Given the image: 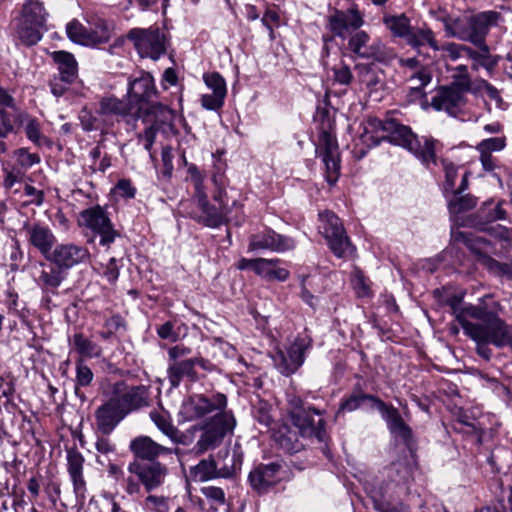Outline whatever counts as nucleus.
<instances>
[{
	"label": "nucleus",
	"mask_w": 512,
	"mask_h": 512,
	"mask_svg": "<svg viewBox=\"0 0 512 512\" xmlns=\"http://www.w3.org/2000/svg\"><path fill=\"white\" fill-rule=\"evenodd\" d=\"M484 267L495 275L506 276L508 279L512 280V262L502 263L490 256H485Z\"/></svg>",
	"instance_id": "13d9d810"
},
{
	"label": "nucleus",
	"mask_w": 512,
	"mask_h": 512,
	"mask_svg": "<svg viewBox=\"0 0 512 512\" xmlns=\"http://www.w3.org/2000/svg\"><path fill=\"white\" fill-rule=\"evenodd\" d=\"M454 239L462 242L468 249L479 257L480 263L484 266V257L489 256L491 251V243L482 237L467 234L462 231L454 233Z\"/></svg>",
	"instance_id": "f704fd0d"
},
{
	"label": "nucleus",
	"mask_w": 512,
	"mask_h": 512,
	"mask_svg": "<svg viewBox=\"0 0 512 512\" xmlns=\"http://www.w3.org/2000/svg\"><path fill=\"white\" fill-rule=\"evenodd\" d=\"M150 418L157 428L167 437L175 433V426L172 424L169 413L163 409H155L150 412Z\"/></svg>",
	"instance_id": "8fccbe9b"
},
{
	"label": "nucleus",
	"mask_w": 512,
	"mask_h": 512,
	"mask_svg": "<svg viewBox=\"0 0 512 512\" xmlns=\"http://www.w3.org/2000/svg\"><path fill=\"white\" fill-rule=\"evenodd\" d=\"M362 58L384 61L387 58V48L382 41H374L372 44L368 45L364 54H362Z\"/></svg>",
	"instance_id": "0e129e2a"
},
{
	"label": "nucleus",
	"mask_w": 512,
	"mask_h": 512,
	"mask_svg": "<svg viewBox=\"0 0 512 512\" xmlns=\"http://www.w3.org/2000/svg\"><path fill=\"white\" fill-rule=\"evenodd\" d=\"M383 24L394 38L404 40L412 28L411 20L405 13L386 14L383 16Z\"/></svg>",
	"instance_id": "e433bc0d"
},
{
	"label": "nucleus",
	"mask_w": 512,
	"mask_h": 512,
	"mask_svg": "<svg viewBox=\"0 0 512 512\" xmlns=\"http://www.w3.org/2000/svg\"><path fill=\"white\" fill-rule=\"evenodd\" d=\"M52 58L58 66V75L66 82H74L77 77V62L74 56L66 51H55Z\"/></svg>",
	"instance_id": "ea45409f"
},
{
	"label": "nucleus",
	"mask_w": 512,
	"mask_h": 512,
	"mask_svg": "<svg viewBox=\"0 0 512 512\" xmlns=\"http://www.w3.org/2000/svg\"><path fill=\"white\" fill-rule=\"evenodd\" d=\"M450 306L464 333L475 342L502 345L507 336L503 320L481 305L464 304L460 298L450 300Z\"/></svg>",
	"instance_id": "f257e3e1"
},
{
	"label": "nucleus",
	"mask_w": 512,
	"mask_h": 512,
	"mask_svg": "<svg viewBox=\"0 0 512 512\" xmlns=\"http://www.w3.org/2000/svg\"><path fill=\"white\" fill-rule=\"evenodd\" d=\"M92 370L84 363L82 359L76 361V380L75 393L79 395L80 387H87L93 380Z\"/></svg>",
	"instance_id": "5fc2aeb1"
},
{
	"label": "nucleus",
	"mask_w": 512,
	"mask_h": 512,
	"mask_svg": "<svg viewBox=\"0 0 512 512\" xmlns=\"http://www.w3.org/2000/svg\"><path fill=\"white\" fill-rule=\"evenodd\" d=\"M499 13L485 11L469 17L470 29L468 42L472 44L486 43V36L491 26L496 25Z\"/></svg>",
	"instance_id": "5701e85b"
},
{
	"label": "nucleus",
	"mask_w": 512,
	"mask_h": 512,
	"mask_svg": "<svg viewBox=\"0 0 512 512\" xmlns=\"http://www.w3.org/2000/svg\"><path fill=\"white\" fill-rule=\"evenodd\" d=\"M125 417L124 413L108 397V400L95 412L97 429L102 434L109 435Z\"/></svg>",
	"instance_id": "b1692460"
},
{
	"label": "nucleus",
	"mask_w": 512,
	"mask_h": 512,
	"mask_svg": "<svg viewBox=\"0 0 512 512\" xmlns=\"http://www.w3.org/2000/svg\"><path fill=\"white\" fill-rule=\"evenodd\" d=\"M432 75L428 68L420 67L407 76L409 102H415L425 98L424 88L431 82Z\"/></svg>",
	"instance_id": "cd10ccee"
},
{
	"label": "nucleus",
	"mask_w": 512,
	"mask_h": 512,
	"mask_svg": "<svg viewBox=\"0 0 512 512\" xmlns=\"http://www.w3.org/2000/svg\"><path fill=\"white\" fill-rule=\"evenodd\" d=\"M387 125L388 132L384 135L385 140L407 149L427 166L436 164L438 142L435 139L428 137L419 139L408 126L402 125L394 119H390Z\"/></svg>",
	"instance_id": "7ed1b4c3"
},
{
	"label": "nucleus",
	"mask_w": 512,
	"mask_h": 512,
	"mask_svg": "<svg viewBox=\"0 0 512 512\" xmlns=\"http://www.w3.org/2000/svg\"><path fill=\"white\" fill-rule=\"evenodd\" d=\"M73 345L76 351L83 357L95 358L99 357L102 353V349L98 344L89 340L80 333L74 335Z\"/></svg>",
	"instance_id": "09e8293b"
},
{
	"label": "nucleus",
	"mask_w": 512,
	"mask_h": 512,
	"mask_svg": "<svg viewBox=\"0 0 512 512\" xmlns=\"http://www.w3.org/2000/svg\"><path fill=\"white\" fill-rule=\"evenodd\" d=\"M474 45L478 47L479 50L476 51L469 47V52H467L466 55L473 61L472 69L478 70L479 67H483L488 71L493 70L499 61V57L490 53V49L486 43Z\"/></svg>",
	"instance_id": "a19ab883"
},
{
	"label": "nucleus",
	"mask_w": 512,
	"mask_h": 512,
	"mask_svg": "<svg viewBox=\"0 0 512 512\" xmlns=\"http://www.w3.org/2000/svg\"><path fill=\"white\" fill-rule=\"evenodd\" d=\"M387 475L395 483V487L401 488L408 479V469L400 463H395L388 468Z\"/></svg>",
	"instance_id": "e2e57ef3"
},
{
	"label": "nucleus",
	"mask_w": 512,
	"mask_h": 512,
	"mask_svg": "<svg viewBox=\"0 0 512 512\" xmlns=\"http://www.w3.org/2000/svg\"><path fill=\"white\" fill-rule=\"evenodd\" d=\"M503 201H486L479 210V216L485 223H491L506 218V211L503 209Z\"/></svg>",
	"instance_id": "49530a36"
},
{
	"label": "nucleus",
	"mask_w": 512,
	"mask_h": 512,
	"mask_svg": "<svg viewBox=\"0 0 512 512\" xmlns=\"http://www.w3.org/2000/svg\"><path fill=\"white\" fill-rule=\"evenodd\" d=\"M322 122L319 128V143L316 153L322 158L325 166V177L330 185H334L340 175L339 149L331 120L322 115Z\"/></svg>",
	"instance_id": "20e7f679"
},
{
	"label": "nucleus",
	"mask_w": 512,
	"mask_h": 512,
	"mask_svg": "<svg viewBox=\"0 0 512 512\" xmlns=\"http://www.w3.org/2000/svg\"><path fill=\"white\" fill-rule=\"evenodd\" d=\"M295 247V241L287 236L280 235L273 230L267 229L253 234L250 237L248 250L260 251L270 250L274 252H285Z\"/></svg>",
	"instance_id": "f3484780"
},
{
	"label": "nucleus",
	"mask_w": 512,
	"mask_h": 512,
	"mask_svg": "<svg viewBox=\"0 0 512 512\" xmlns=\"http://www.w3.org/2000/svg\"><path fill=\"white\" fill-rule=\"evenodd\" d=\"M156 94L154 79L149 73L142 72L139 77L131 79L128 83V102L134 105L137 113L142 110L144 104L152 102Z\"/></svg>",
	"instance_id": "dca6fc26"
},
{
	"label": "nucleus",
	"mask_w": 512,
	"mask_h": 512,
	"mask_svg": "<svg viewBox=\"0 0 512 512\" xmlns=\"http://www.w3.org/2000/svg\"><path fill=\"white\" fill-rule=\"evenodd\" d=\"M384 402L376 396L363 393L362 391L354 392L340 403L336 416L342 412H353L359 408L367 406L370 409L377 408L380 410L381 404Z\"/></svg>",
	"instance_id": "c85d7f7f"
},
{
	"label": "nucleus",
	"mask_w": 512,
	"mask_h": 512,
	"mask_svg": "<svg viewBox=\"0 0 512 512\" xmlns=\"http://www.w3.org/2000/svg\"><path fill=\"white\" fill-rule=\"evenodd\" d=\"M227 399L224 394L218 393L211 398L196 394L186 398L180 407L179 417L184 422L200 419L216 410L224 409Z\"/></svg>",
	"instance_id": "9d476101"
},
{
	"label": "nucleus",
	"mask_w": 512,
	"mask_h": 512,
	"mask_svg": "<svg viewBox=\"0 0 512 512\" xmlns=\"http://www.w3.org/2000/svg\"><path fill=\"white\" fill-rule=\"evenodd\" d=\"M127 470L139 480L147 492L162 486L168 474L167 467L159 461L134 460L129 463Z\"/></svg>",
	"instance_id": "9b49d317"
},
{
	"label": "nucleus",
	"mask_w": 512,
	"mask_h": 512,
	"mask_svg": "<svg viewBox=\"0 0 512 512\" xmlns=\"http://www.w3.org/2000/svg\"><path fill=\"white\" fill-rule=\"evenodd\" d=\"M311 340L298 337L288 347L287 351L278 350L274 356V363L283 375L294 373L304 362V352L310 347Z\"/></svg>",
	"instance_id": "4468645a"
},
{
	"label": "nucleus",
	"mask_w": 512,
	"mask_h": 512,
	"mask_svg": "<svg viewBox=\"0 0 512 512\" xmlns=\"http://www.w3.org/2000/svg\"><path fill=\"white\" fill-rule=\"evenodd\" d=\"M3 184L5 188H12L17 183H22L26 179V172L23 168H20L16 162L3 161Z\"/></svg>",
	"instance_id": "a18cd8bd"
},
{
	"label": "nucleus",
	"mask_w": 512,
	"mask_h": 512,
	"mask_svg": "<svg viewBox=\"0 0 512 512\" xmlns=\"http://www.w3.org/2000/svg\"><path fill=\"white\" fill-rule=\"evenodd\" d=\"M195 361L187 359L179 362H174L168 368V378L173 387H178L180 382L187 378L190 381L197 379L196 372L194 370Z\"/></svg>",
	"instance_id": "4c0bfd02"
},
{
	"label": "nucleus",
	"mask_w": 512,
	"mask_h": 512,
	"mask_svg": "<svg viewBox=\"0 0 512 512\" xmlns=\"http://www.w3.org/2000/svg\"><path fill=\"white\" fill-rule=\"evenodd\" d=\"M360 81L370 91H378L384 86L383 71L368 65L361 67Z\"/></svg>",
	"instance_id": "37998d69"
},
{
	"label": "nucleus",
	"mask_w": 512,
	"mask_h": 512,
	"mask_svg": "<svg viewBox=\"0 0 512 512\" xmlns=\"http://www.w3.org/2000/svg\"><path fill=\"white\" fill-rule=\"evenodd\" d=\"M68 472L73 483V489L77 498L84 499L86 482L83 477L84 458L77 451H69L67 454Z\"/></svg>",
	"instance_id": "a878e982"
},
{
	"label": "nucleus",
	"mask_w": 512,
	"mask_h": 512,
	"mask_svg": "<svg viewBox=\"0 0 512 512\" xmlns=\"http://www.w3.org/2000/svg\"><path fill=\"white\" fill-rule=\"evenodd\" d=\"M198 201V206L202 211V215L200 216V220L209 227L215 228L223 224L224 222L229 220L230 208L227 203H225L224 198L226 197V192L222 189H219L215 195L214 200L219 203L220 207L216 208L215 206L210 205L208 201V197L205 192H201L200 194L195 196Z\"/></svg>",
	"instance_id": "f8f14e48"
},
{
	"label": "nucleus",
	"mask_w": 512,
	"mask_h": 512,
	"mask_svg": "<svg viewBox=\"0 0 512 512\" xmlns=\"http://www.w3.org/2000/svg\"><path fill=\"white\" fill-rule=\"evenodd\" d=\"M127 38L142 58L158 60L166 51L165 36L159 27L133 28Z\"/></svg>",
	"instance_id": "6e6552de"
},
{
	"label": "nucleus",
	"mask_w": 512,
	"mask_h": 512,
	"mask_svg": "<svg viewBox=\"0 0 512 512\" xmlns=\"http://www.w3.org/2000/svg\"><path fill=\"white\" fill-rule=\"evenodd\" d=\"M118 259L115 257H111L108 262L103 267L102 275L107 279L111 284L116 283L120 274V267Z\"/></svg>",
	"instance_id": "774afa93"
},
{
	"label": "nucleus",
	"mask_w": 512,
	"mask_h": 512,
	"mask_svg": "<svg viewBox=\"0 0 512 512\" xmlns=\"http://www.w3.org/2000/svg\"><path fill=\"white\" fill-rule=\"evenodd\" d=\"M21 123L20 127L24 129L26 137L34 144L40 145L41 141L45 139L41 131V123L40 121L30 115L29 113H25V115H21Z\"/></svg>",
	"instance_id": "c03bdc74"
},
{
	"label": "nucleus",
	"mask_w": 512,
	"mask_h": 512,
	"mask_svg": "<svg viewBox=\"0 0 512 512\" xmlns=\"http://www.w3.org/2000/svg\"><path fill=\"white\" fill-rule=\"evenodd\" d=\"M444 29L448 37H454L462 41L469 38V17L445 18L443 19Z\"/></svg>",
	"instance_id": "79ce46f5"
},
{
	"label": "nucleus",
	"mask_w": 512,
	"mask_h": 512,
	"mask_svg": "<svg viewBox=\"0 0 512 512\" xmlns=\"http://www.w3.org/2000/svg\"><path fill=\"white\" fill-rule=\"evenodd\" d=\"M40 267L37 283L43 290L54 292L67 277V272L57 264L40 263Z\"/></svg>",
	"instance_id": "c756f323"
},
{
	"label": "nucleus",
	"mask_w": 512,
	"mask_h": 512,
	"mask_svg": "<svg viewBox=\"0 0 512 512\" xmlns=\"http://www.w3.org/2000/svg\"><path fill=\"white\" fill-rule=\"evenodd\" d=\"M279 470L280 466L276 463L258 466L249 474L251 486L258 491H262L276 484L280 480Z\"/></svg>",
	"instance_id": "bb28decb"
},
{
	"label": "nucleus",
	"mask_w": 512,
	"mask_h": 512,
	"mask_svg": "<svg viewBox=\"0 0 512 512\" xmlns=\"http://www.w3.org/2000/svg\"><path fill=\"white\" fill-rule=\"evenodd\" d=\"M130 451L134 454L135 460H148L149 462L156 461L160 456L175 453L180 454V449L168 448L160 445L149 436H138L131 440L129 444Z\"/></svg>",
	"instance_id": "a211bd4d"
},
{
	"label": "nucleus",
	"mask_w": 512,
	"mask_h": 512,
	"mask_svg": "<svg viewBox=\"0 0 512 512\" xmlns=\"http://www.w3.org/2000/svg\"><path fill=\"white\" fill-rule=\"evenodd\" d=\"M67 37L74 43L84 46H94L101 44L105 37L91 34L90 29L86 28L78 20H72L66 26Z\"/></svg>",
	"instance_id": "2f4dec72"
},
{
	"label": "nucleus",
	"mask_w": 512,
	"mask_h": 512,
	"mask_svg": "<svg viewBox=\"0 0 512 512\" xmlns=\"http://www.w3.org/2000/svg\"><path fill=\"white\" fill-rule=\"evenodd\" d=\"M319 232L328 241L329 247L338 258H346L353 254L354 247L345 234L343 225L337 215L330 211L319 213Z\"/></svg>",
	"instance_id": "0eeeda50"
},
{
	"label": "nucleus",
	"mask_w": 512,
	"mask_h": 512,
	"mask_svg": "<svg viewBox=\"0 0 512 512\" xmlns=\"http://www.w3.org/2000/svg\"><path fill=\"white\" fill-rule=\"evenodd\" d=\"M390 119L381 120L370 117L364 123V132L361 136L362 141L367 146H377L381 141L385 140V134L388 132V121Z\"/></svg>",
	"instance_id": "7c9ffc66"
},
{
	"label": "nucleus",
	"mask_w": 512,
	"mask_h": 512,
	"mask_svg": "<svg viewBox=\"0 0 512 512\" xmlns=\"http://www.w3.org/2000/svg\"><path fill=\"white\" fill-rule=\"evenodd\" d=\"M137 115L138 113L135 111L134 105L129 103L128 100L107 96L99 101L96 115L86 120L87 113L84 112L81 116V122L83 128L87 131L107 130L114 127L121 120L129 122L130 119H134Z\"/></svg>",
	"instance_id": "f03ea898"
},
{
	"label": "nucleus",
	"mask_w": 512,
	"mask_h": 512,
	"mask_svg": "<svg viewBox=\"0 0 512 512\" xmlns=\"http://www.w3.org/2000/svg\"><path fill=\"white\" fill-rule=\"evenodd\" d=\"M43 29L32 23L26 22L20 18H15L13 22V32L16 43L26 47L36 45L43 37Z\"/></svg>",
	"instance_id": "393cba45"
},
{
	"label": "nucleus",
	"mask_w": 512,
	"mask_h": 512,
	"mask_svg": "<svg viewBox=\"0 0 512 512\" xmlns=\"http://www.w3.org/2000/svg\"><path fill=\"white\" fill-rule=\"evenodd\" d=\"M364 24L363 15L357 9L336 11L329 17V29L335 36L346 39Z\"/></svg>",
	"instance_id": "6ab92c4d"
},
{
	"label": "nucleus",
	"mask_w": 512,
	"mask_h": 512,
	"mask_svg": "<svg viewBox=\"0 0 512 512\" xmlns=\"http://www.w3.org/2000/svg\"><path fill=\"white\" fill-rule=\"evenodd\" d=\"M190 476L193 481L203 482L217 476L216 464L212 459L201 460L196 466L190 469Z\"/></svg>",
	"instance_id": "de8ad7c7"
},
{
	"label": "nucleus",
	"mask_w": 512,
	"mask_h": 512,
	"mask_svg": "<svg viewBox=\"0 0 512 512\" xmlns=\"http://www.w3.org/2000/svg\"><path fill=\"white\" fill-rule=\"evenodd\" d=\"M453 199L449 201V210L451 213H461L472 209L476 205V200L473 196L453 194Z\"/></svg>",
	"instance_id": "4d7b16f0"
},
{
	"label": "nucleus",
	"mask_w": 512,
	"mask_h": 512,
	"mask_svg": "<svg viewBox=\"0 0 512 512\" xmlns=\"http://www.w3.org/2000/svg\"><path fill=\"white\" fill-rule=\"evenodd\" d=\"M110 399L125 416L149 405L148 388L144 385L130 386L124 381L112 385Z\"/></svg>",
	"instance_id": "1a4fd4ad"
},
{
	"label": "nucleus",
	"mask_w": 512,
	"mask_h": 512,
	"mask_svg": "<svg viewBox=\"0 0 512 512\" xmlns=\"http://www.w3.org/2000/svg\"><path fill=\"white\" fill-rule=\"evenodd\" d=\"M452 84L450 87H455L466 93L471 89V79L468 73V68L465 65H458L452 69Z\"/></svg>",
	"instance_id": "603ef678"
},
{
	"label": "nucleus",
	"mask_w": 512,
	"mask_h": 512,
	"mask_svg": "<svg viewBox=\"0 0 512 512\" xmlns=\"http://www.w3.org/2000/svg\"><path fill=\"white\" fill-rule=\"evenodd\" d=\"M235 424L234 416L224 412L216 414L209 422L198 425L201 435L193 447V451L196 454H203L208 450L215 449L225 435L234 429Z\"/></svg>",
	"instance_id": "423d86ee"
},
{
	"label": "nucleus",
	"mask_w": 512,
	"mask_h": 512,
	"mask_svg": "<svg viewBox=\"0 0 512 512\" xmlns=\"http://www.w3.org/2000/svg\"><path fill=\"white\" fill-rule=\"evenodd\" d=\"M320 411L309 408L304 412L293 414L292 422L304 437H315L322 442L325 439L324 420Z\"/></svg>",
	"instance_id": "aec40b11"
},
{
	"label": "nucleus",
	"mask_w": 512,
	"mask_h": 512,
	"mask_svg": "<svg viewBox=\"0 0 512 512\" xmlns=\"http://www.w3.org/2000/svg\"><path fill=\"white\" fill-rule=\"evenodd\" d=\"M370 36L365 31H356L354 34L349 36L348 48L358 57L362 58L365 50L368 47Z\"/></svg>",
	"instance_id": "864d4df0"
},
{
	"label": "nucleus",
	"mask_w": 512,
	"mask_h": 512,
	"mask_svg": "<svg viewBox=\"0 0 512 512\" xmlns=\"http://www.w3.org/2000/svg\"><path fill=\"white\" fill-rule=\"evenodd\" d=\"M465 93L455 87H441L432 98V106L438 111H445L456 116L465 105Z\"/></svg>",
	"instance_id": "412c9836"
},
{
	"label": "nucleus",
	"mask_w": 512,
	"mask_h": 512,
	"mask_svg": "<svg viewBox=\"0 0 512 512\" xmlns=\"http://www.w3.org/2000/svg\"><path fill=\"white\" fill-rule=\"evenodd\" d=\"M382 418L387 423L388 430L396 438L409 444L412 440V430L404 422L399 411L392 405H387L385 402L381 404L379 410Z\"/></svg>",
	"instance_id": "4be33fe9"
},
{
	"label": "nucleus",
	"mask_w": 512,
	"mask_h": 512,
	"mask_svg": "<svg viewBox=\"0 0 512 512\" xmlns=\"http://www.w3.org/2000/svg\"><path fill=\"white\" fill-rule=\"evenodd\" d=\"M26 111L18 106L9 109H0V138H6L10 133H17L20 128L21 115Z\"/></svg>",
	"instance_id": "58836bf2"
},
{
	"label": "nucleus",
	"mask_w": 512,
	"mask_h": 512,
	"mask_svg": "<svg viewBox=\"0 0 512 512\" xmlns=\"http://www.w3.org/2000/svg\"><path fill=\"white\" fill-rule=\"evenodd\" d=\"M436 51L441 52L442 58L456 61L467 55V52H469V46L448 42L443 45L438 44V49Z\"/></svg>",
	"instance_id": "3c124183"
},
{
	"label": "nucleus",
	"mask_w": 512,
	"mask_h": 512,
	"mask_svg": "<svg viewBox=\"0 0 512 512\" xmlns=\"http://www.w3.org/2000/svg\"><path fill=\"white\" fill-rule=\"evenodd\" d=\"M281 260L280 259H265L262 258L259 264L257 265V275L266 279V280H277L280 282L286 281L290 272L284 268L280 267Z\"/></svg>",
	"instance_id": "c9c22d12"
},
{
	"label": "nucleus",
	"mask_w": 512,
	"mask_h": 512,
	"mask_svg": "<svg viewBox=\"0 0 512 512\" xmlns=\"http://www.w3.org/2000/svg\"><path fill=\"white\" fill-rule=\"evenodd\" d=\"M506 147L505 137H493L487 138L479 142L476 146V150L479 153L491 154L492 152H498Z\"/></svg>",
	"instance_id": "052dcab7"
},
{
	"label": "nucleus",
	"mask_w": 512,
	"mask_h": 512,
	"mask_svg": "<svg viewBox=\"0 0 512 512\" xmlns=\"http://www.w3.org/2000/svg\"><path fill=\"white\" fill-rule=\"evenodd\" d=\"M112 193L124 199H133L136 195V188L130 179L123 178L117 182Z\"/></svg>",
	"instance_id": "69168bd1"
},
{
	"label": "nucleus",
	"mask_w": 512,
	"mask_h": 512,
	"mask_svg": "<svg viewBox=\"0 0 512 512\" xmlns=\"http://www.w3.org/2000/svg\"><path fill=\"white\" fill-rule=\"evenodd\" d=\"M142 506L146 512H169L167 499L162 496L149 495Z\"/></svg>",
	"instance_id": "680f3d73"
},
{
	"label": "nucleus",
	"mask_w": 512,
	"mask_h": 512,
	"mask_svg": "<svg viewBox=\"0 0 512 512\" xmlns=\"http://www.w3.org/2000/svg\"><path fill=\"white\" fill-rule=\"evenodd\" d=\"M44 4L39 0H27L24 2L18 18L46 29L48 18Z\"/></svg>",
	"instance_id": "72a5a7b5"
},
{
	"label": "nucleus",
	"mask_w": 512,
	"mask_h": 512,
	"mask_svg": "<svg viewBox=\"0 0 512 512\" xmlns=\"http://www.w3.org/2000/svg\"><path fill=\"white\" fill-rule=\"evenodd\" d=\"M198 431V425H194L185 432H180L175 427V433L169 434L168 438L175 444L190 445L194 441V433Z\"/></svg>",
	"instance_id": "338daca9"
},
{
	"label": "nucleus",
	"mask_w": 512,
	"mask_h": 512,
	"mask_svg": "<svg viewBox=\"0 0 512 512\" xmlns=\"http://www.w3.org/2000/svg\"><path fill=\"white\" fill-rule=\"evenodd\" d=\"M13 159L15 160L20 168H23L25 171H28L33 165L38 164L40 162V157L36 153H30L26 148L16 149L12 154Z\"/></svg>",
	"instance_id": "6e6d98bb"
},
{
	"label": "nucleus",
	"mask_w": 512,
	"mask_h": 512,
	"mask_svg": "<svg viewBox=\"0 0 512 512\" xmlns=\"http://www.w3.org/2000/svg\"><path fill=\"white\" fill-rule=\"evenodd\" d=\"M90 257L89 250L74 243H62L55 245L47 261L57 264L67 272L69 269L86 262Z\"/></svg>",
	"instance_id": "2eb2a0df"
},
{
	"label": "nucleus",
	"mask_w": 512,
	"mask_h": 512,
	"mask_svg": "<svg viewBox=\"0 0 512 512\" xmlns=\"http://www.w3.org/2000/svg\"><path fill=\"white\" fill-rule=\"evenodd\" d=\"M405 42L408 46L420 51L421 48L429 46L432 50L438 49V42L435 33L428 26L413 27L406 37Z\"/></svg>",
	"instance_id": "473e14b6"
},
{
	"label": "nucleus",
	"mask_w": 512,
	"mask_h": 512,
	"mask_svg": "<svg viewBox=\"0 0 512 512\" xmlns=\"http://www.w3.org/2000/svg\"><path fill=\"white\" fill-rule=\"evenodd\" d=\"M22 231L29 246L36 249L46 259L56 245L57 238L52 229L42 222H24Z\"/></svg>",
	"instance_id": "ddd939ff"
},
{
	"label": "nucleus",
	"mask_w": 512,
	"mask_h": 512,
	"mask_svg": "<svg viewBox=\"0 0 512 512\" xmlns=\"http://www.w3.org/2000/svg\"><path fill=\"white\" fill-rule=\"evenodd\" d=\"M206 86L212 90L213 94L226 97L227 88L224 78L217 72L206 73L203 75Z\"/></svg>",
	"instance_id": "bf43d9fd"
},
{
	"label": "nucleus",
	"mask_w": 512,
	"mask_h": 512,
	"mask_svg": "<svg viewBox=\"0 0 512 512\" xmlns=\"http://www.w3.org/2000/svg\"><path fill=\"white\" fill-rule=\"evenodd\" d=\"M78 225L85 231L86 236L91 234L89 243L99 236L100 245L109 247L118 236L107 211L99 205L82 210L78 215Z\"/></svg>",
	"instance_id": "39448f33"
}]
</instances>
